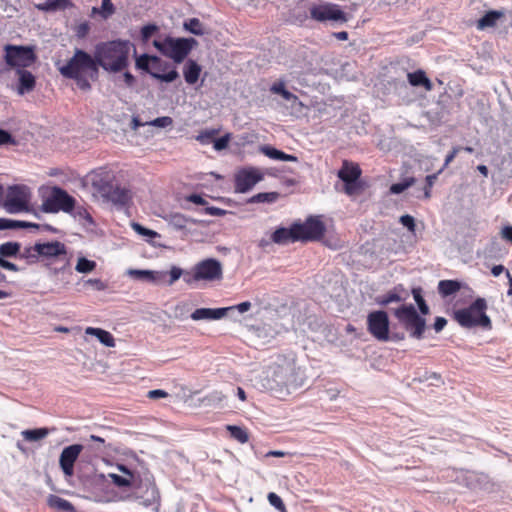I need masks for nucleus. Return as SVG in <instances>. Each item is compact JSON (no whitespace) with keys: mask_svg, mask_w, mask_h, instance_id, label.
<instances>
[{"mask_svg":"<svg viewBox=\"0 0 512 512\" xmlns=\"http://www.w3.org/2000/svg\"><path fill=\"white\" fill-rule=\"evenodd\" d=\"M400 223L406 227L409 231L414 232L415 231V219L409 214L402 215L400 217Z\"/></svg>","mask_w":512,"mask_h":512,"instance_id":"57","label":"nucleus"},{"mask_svg":"<svg viewBox=\"0 0 512 512\" xmlns=\"http://www.w3.org/2000/svg\"><path fill=\"white\" fill-rule=\"evenodd\" d=\"M21 248V243L16 241L0 244V267L12 272L21 271L19 266L7 260V258H19Z\"/></svg>","mask_w":512,"mask_h":512,"instance_id":"18","label":"nucleus"},{"mask_svg":"<svg viewBox=\"0 0 512 512\" xmlns=\"http://www.w3.org/2000/svg\"><path fill=\"white\" fill-rule=\"evenodd\" d=\"M286 90L285 88V82L283 80H279V81H276L274 82L271 87H270V91L273 93V94H278V95H281L282 93H284Z\"/></svg>","mask_w":512,"mask_h":512,"instance_id":"61","label":"nucleus"},{"mask_svg":"<svg viewBox=\"0 0 512 512\" xmlns=\"http://www.w3.org/2000/svg\"><path fill=\"white\" fill-rule=\"evenodd\" d=\"M446 324H447V320L444 317L439 316V317L435 318L433 328L436 333H439L445 328Z\"/></svg>","mask_w":512,"mask_h":512,"instance_id":"63","label":"nucleus"},{"mask_svg":"<svg viewBox=\"0 0 512 512\" xmlns=\"http://www.w3.org/2000/svg\"><path fill=\"white\" fill-rule=\"evenodd\" d=\"M85 285L91 286L96 291H103L107 288V285L100 279H88L85 281Z\"/></svg>","mask_w":512,"mask_h":512,"instance_id":"58","label":"nucleus"},{"mask_svg":"<svg viewBox=\"0 0 512 512\" xmlns=\"http://www.w3.org/2000/svg\"><path fill=\"white\" fill-rule=\"evenodd\" d=\"M338 178L344 183V192L351 196L356 194L361 186L359 179L361 176V169L357 164L343 161L342 167L337 173Z\"/></svg>","mask_w":512,"mask_h":512,"instance_id":"16","label":"nucleus"},{"mask_svg":"<svg viewBox=\"0 0 512 512\" xmlns=\"http://www.w3.org/2000/svg\"><path fill=\"white\" fill-rule=\"evenodd\" d=\"M135 67L164 83H172L180 76L175 65L148 53L136 56Z\"/></svg>","mask_w":512,"mask_h":512,"instance_id":"4","label":"nucleus"},{"mask_svg":"<svg viewBox=\"0 0 512 512\" xmlns=\"http://www.w3.org/2000/svg\"><path fill=\"white\" fill-rule=\"evenodd\" d=\"M69 6H72L70 0H46L44 3L36 5V8L40 11L49 12L65 9Z\"/></svg>","mask_w":512,"mask_h":512,"instance_id":"34","label":"nucleus"},{"mask_svg":"<svg viewBox=\"0 0 512 512\" xmlns=\"http://www.w3.org/2000/svg\"><path fill=\"white\" fill-rule=\"evenodd\" d=\"M36 251L40 259H53L67 254L65 244L60 241L36 242Z\"/></svg>","mask_w":512,"mask_h":512,"instance_id":"20","label":"nucleus"},{"mask_svg":"<svg viewBox=\"0 0 512 512\" xmlns=\"http://www.w3.org/2000/svg\"><path fill=\"white\" fill-rule=\"evenodd\" d=\"M21 225V220L0 218V230H17Z\"/></svg>","mask_w":512,"mask_h":512,"instance_id":"49","label":"nucleus"},{"mask_svg":"<svg viewBox=\"0 0 512 512\" xmlns=\"http://www.w3.org/2000/svg\"><path fill=\"white\" fill-rule=\"evenodd\" d=\"M399 324L409 333L411 338L420 340L426 330V319L416 310L413 304H403L394 310Z\"/></svg>","mask_w":512,"mask_h":512,"instance_id":"8","label":"nucleus"},{"mask_svg":"<svg viewBox=\"0 0 512 512\" xmlns=\"http://www.w3.org/2000/svg\"><path fill=\"white\" fill-rule=\"evenodd\" d=\"M50 507L64 512H74L75 508L71 502L56 495H50L48 498Z\"/></svg>","mask_w":512,"mask_h":512,"instance_id":"36","label":"nucleus"},{"mask_svg":"<svg viewBox=\"0 0 512 512\" xmlns=\"http://www.w3.org/2000/svg\"><path fill=\"white\" fill-rule=\"evenodd\" d=\"M120 471L129 475L128 477H124L115 473H110L109 477L111 478L114 485L120 488L133 487L135 483V479L137 478V472H131L126 466L120 465Z\"/></svg>","mask_w":512,"mask_h":512,"instance_id":"26","label":"nucleus"},{"mask_svg":"<svg viewBox=\"0 0 512 512\" xmlns=\"http://www.w3.org/2000/svg\"><path fill=\"white\" fill-rule=\"evenodd\" d=\"M294 235L295 234L292 225L289 228L279 227L272 233L271 240L276 244L282 245L288 242H295Z\"/></svg>","mask_w":512,"mask_h":512,"instance_id":"30","label":"nucleus"},{"mask_svg":"<svg viewBox=\"0 0 512 512\" xmlns=\"http://www.w3.org/2000/svg\"><path fill=\"white\" fill-rule=\"evenodd\" d=\"M280 197L278 192H261L249 199V203H274Z\"/></svg>","mask_w":512,"mask_h":512,"instance_id":"40","label":"nucleus"},{"mask_svg":"<svg viewBox=\"0 0 512 512\" xmlns=\"http://www.w3.org/2000/svg\"><path fill=\"white\" fill-rule=\"evenodd\" d=\"M231 139V134L226 133L223 136L216 138L213 140V148L216 151L224 150L228 147L229 141Z\"/></svg>","mask_w":512,"mask_h":512,"instance_id":"50","label":"nucleus"},{"mask_svg":"<svg viewBox=\"0 0 512 512\" xmlns=\"http://www.w3.org/2000/svg\"><path fill=\"white\" fill-rule=\"evenodd\" d=\"M413 298L418 306L420 315H428L430 313V308L427 305L425 299L422 296V288L416 287L412 289Z\"/></svg>","mask_w":512,"mask_h":512,"instance_id":"41","label":"nucleus"},{"mask_svg":"<svg viewBox=\"0 0 512 512\" xmlns=\"http://www.w3.org/2000/svg\"><path fill=\"white\" fill-rule=\"evenodd\" d=\"M443 171V169H440L437 173L427 175L425 178V186L423 188L424 191V198L429 199L431 197V189L438 179L439 174Z\"/></svg>","mask_w":512,"mask_h":512,"instance_id":"45","label":"nucleus"},{"mask_svg":"<svg viewBox=\"0 0 512 512\" xmlns=\"http://www.w3.org/2000/svg\"><path fill=\"white\" fill-rule=\"evenodd\" d=\"M223 399H224V396L221 392L213 391L212 393L206 395L202 399V402L205 405L215 406V405H218L219 403H221Z\"/></svg>","mask_w":512,"mask_h":512,"instance_id":"47","label":"nucleus"},{"mask_svg":"<svg viewBox=\"0 0 512 512\" xmlns=\"http://www.w3.org/2000/svg\"><path fill=\"white\" fill-rule=\"evenodd\" d=\"M92 185L100 196L115 206L123 207L132 198V193L126 187L120 186L109 174L93 179Z\"/></svg>","mask_w":512,"mask_h":512,"instance_id":"7","label":"nucleus"},{"mask_svg":"<svg viewBox=\"0 0 512 512\" xmlns=\"http://www.w3.org/2000/svg\"><path fill=\"white\" fill-rule=\"evenodd\" d=\"M407 78L411 86H421L424 87L427 91H431L433 89L431 80L426 76V73L423 70H417L415 72L408 73Z\"/></svg>","mask_w":512,"mask_h":512,"instance_id":"28","label":"nucleus"},{"mask_svg":"<svg viewBox=\"0 0 512 512\" xmlns=\"http://www.w3.org/2000/svg\"><path fill=\"white\" fill-rule=\"evenodd\" d=\"M390 322L386 311L377 310L370 312L367 316V329L369 333L379 341H389Z\"/></svg>","mask_w":512,"mask_h":512,"instance_id":"15","label":"nucleus"},{"mask_svg":"<svg viewBox=\"0 0 512 512\" xmlns=\"http://www.w3.org/2000/svg\"><path fill=\"white\" fill-rule=\"evenodd\" d=\"M96 268V262L87 259L86 257H80L75 266V270L79 273H90Z\"/></svg>","mask_w":512,"mask_h":512,"instance_id":"43","label":"nucleus"},{"mask_svg":"<svg viewBox=\"0 0 512 512\" xmlns=\"http://www.w3.org/2000/svg\"><path fill=\"white\" fill-rule=\"evenodd\" d=\"M19 259L25 260L27 265L36 264L40 260V254H37L36 243L20 249Z\"/></svg>","mask_w":512,"mask_h":512,"instance_id":"37","label":"nucleus"},{"mask_svg":"<svg viewBox=\"0 0 512 512\" xmlns=\"http://www.w3.org/2000/svg\"><path fill=\"white\" fill-rule=\"evenodd\" d=\"M131 227L132 229L140 236H143L146 238V241L153 244V239L154 238H157V237H160V234L157 233L156 231L154 230H151L149 228H146L144 227L143 225H141L140 223H137V222H132L131 223Z\"/></svg>","mask_w":512,"mask_h":512,"instance_id":"39","label":"nucleus"},{"mask_svg":"<svg viewBox=\"0 0 512 512\" xmlns=\"http://www.w3.org/2000/svg\"><path fill=\"white\" fill-rule=\"evenodd\" d=\"M90 31V24L88 21H84L74 28V32L77 38L84 39Z\"/></svg>","mask_w":512,"mask_h":512,"instance_id":"51","label":"nucleus"},{"mask_svg":"<svg viewBox=\"0 0 512 512\" xmlns=\"http://www.w3.org/2000/svg\"><path fill=\"white\" fill-rule=\"evenodd\" d=\"M261 152L273 160L286 161V162H297L298 158L294 155L287 154L275 147L265 145L261 147Z\"/></svg>","mask_w":512,"mask_h":512,"instance_id":"29","label":"nucleus"},{"mask_svg":"<svg viewBox=\"0 0 512 512\" xmlns=\"http://www.w3.org/2000/svg\"><path fill=\"white\" fill-rule=\"evenodd\" d=\"M87 335L95 336L100 343H102L106 347H114L115 340L113 335L101 328L88 327L85 331Z\"/></svg>","mask_w":512,"mask_h":512,"instance_id":"31","label":"nucleus"},{"mask_svg":"<svg viewBox=\"0 0 512 512\" xmlns=\"http://www.w3.org/2000/svg\"><path fill=\"white\" fill-rule=\"evenodd\" d=\"M41 209L43 212L46 213H56L59 211V206L55 201L53 192L47 199L43 201Z\"/></svg>","mask_w":512,"mask_h":512,"instance_id":"46","label":"nucleus"},{"mask_svg":"<svg viewBox=\"0 0 512 512\" xmlns=\"http://www.w3.org/2000/svg\"><path fill=\"white\" fill-rule=\"evenodd\" d=\"M85 447L81 444H72L65 447L59 457V465L65 476L74 474V464Z\"/></svg>","mask_w":512,"mask_h":512,"instance_id":"19","label":"nucleus"},{"mask_svg":"<svg viewBox=\"0 0 512 512\" xmlns=\"http://www.w3.org/2000/svg\"><path fill=\"white\" fill-rule=\"evenodd\" d=\"M202 67L194 59H188L183 66V77L188 85H195L201 75Z\"/></svg>","mask_w":512,"mask_h":512,"instance_id":"23","label":"nucleus"},{"mask_svg":"<svg viewBox=\"0 0 512 512\" xmlns=\"http://www.w3.org/2000/svg\"><path fill=\"white\" fill-rule=\"evenodd\" d=\"M263 179V174L256 168H244L235 175V190L239 193L250 191Z\"/></svg>","mask_w":512,"mask_h":512,"instance_id":"17","label":"nucleus"},{"mask_svg":"<svg viewBox=\"0 0 512 512\" xmlns=\"http://www.w3.org/2000/svg\"><path fill=\"white\" fill-rule=\"evenodd\" d=\"M115 12V7L112 0H102L101 14L104 19H107Z\"/></svg>","mask_w":512,"mask_h":512,"instance_id":"55","label":"nucleus"},{"mask_svg":"<svg viewBox=\"0 0 512 512\" xmlns=\"http://www.w3.org/2000/svg\"><path fill=\"white\" fill-rule=\"evenodd\" d=\"M170 223L177 229H184L187 226L188 219L181 214H174L171 216Z\"/></svg>","mask_w":512,"mask_h":512,"instance_id":"53","label":"nucleus"},{"mask_svg":"<svg viewBox=\"0 0 512 512\" xmlns=\"http://www.w3.org/2000/svg\"><path fill=\"white\" fill-rule=\"evenodd\" d=\"M49 433H50V430L48 428L42 427V428L23 430L21 432V435L24 438V440H26L28 442H36V441L42 440L45 437H47L49 435Z\"/></svg>","mask_w":512,"mask_h":512,"instance_id":"35","label":"nucleus"},{"mask_svg":"<svg viewBox=\"0 0 512 512\" xmlns=\"http://www.w3.org/2000/svg\"><path fill=\"white\" fill-rule=\"evenodd\" d=\"M183 28L185 31L196 36H202L208 33L207 27L198 18H189L185 20Z\"/></svg>","mask_w":512,"mask_h":512,"instance_id":"33","label":"nucleus"},{"mask_svg":"<svg viewBox=\"0 0 512 512\" xmlns=\"http://www.w3.org/2000/svg\"><path fill=\"white\" fill-rule=\"evenodd\" d=\"M18 75V88L17 92L19 95H24L31 92L36 85L35 76L26 69H16Z\"/></svg>","mask_w":512,"mask_h":512,"instance_id":"22","label":"nucleus"},{"mask_svg":"<svg viewBox=\"0 0 512 512\" xmlns=\"http://www.w3.org/2000/svg\"><path fill=\"white\" fill-rule=\"evenodd\" d=\"M501 236L512 244V225L504 226L501 230Z\"/></svg>","mask_w":512,"mask_h":512,"instance_id":"64","label":"nucleus"},{"mask_svg":"<svg viewBox=\"0 0 512 512\" xmlns=\"http://www.w3.org/2000/svg\"><path fill=\"white\" fill-rule=\"evenodd\" d=\"M487 303L484 298H477L469 307L454 312V319L464 328H492L491 319L485 313Z\"/></svg>","mask_w":512,"mask_h":512,"instance_id":"6","label":"nucleus"},{"mask_svg":"<svg viewBox=\"0 0 512 512\" xmlns=\"http://www.w3.org/2000/svg\"><path fill=\"white\" fill-rule=\"evenodd\" d=\"M30 189L25 185H12L7 189L3 202L4 209L10 214L29 211Z\"/></svg>","mask_w":512,"mask_h":512,"instance_id":"10","label":"nucleus"},{"mask_svg":"<svg viewBox=\"0 0 512 512\" xmlns=\"http://www.w3.org/2000/svg\"><path fill=\"white\" fill-rule=\"evenodd\" d=\"M305 383L304 372L295 361L283 360L269 366L266 387L278 397H284L302 387Z\"/></svg>","mask_w":512,"mask_h":512,"instance_id":"1","label":"nucleus"},{"mask_svg":"<svg viewBox=\"0 0 512 512\" xmlns=\"http://www.w3.org/2000/svg\"><path fill=\"white\" fill-rule=\"evenodd\" d=\"M59 72L63 77L74 80L82 91L91 90L90 81H96L99 77L95 54L92 56L79 48H76L73 56L59 68Z\"/></svg>","mask_w":512,"mask_h":512,"instance_id":"2","label":"nucleus"},{"mask_svg":"<svg viewBox=\"0 0 512 512\" xmlns=\"http://www.w3.org/2000/svg\"><path fill=\"white\" fill-rule=\"evenodd\" d=\"M227 430L229 431L230 436L233 439L237 440L238 442H240L242 444L248 442V440H249L248 433L242 427H239L236 425H228Z\"/></svg>","mask_w":512,"mask_h":512,"instance_id":"42","label":"nucleus"},{"mask_svg":"<svg viewBox=\"0 0 512 512\" xmlns=\"http://www.w3.org/2000/svg\"><path fill=\"white\" fill-rule=\"evenodd\" d=\"M170 274V280L168 282L169 285H172L174 282H176L183 274V271L181 268L173 266L169 272Z\"/></svg>","mask_w":512,"mask_h":512,"instance_id":"62","label":"nucleus"},{"mask_svg":"<svg viewBox=\"0 0 512 512\" xmlns=\"http://www.w3.org/2000/svg\"><path fill=\"white\" fill-rule=\"evenodd\" d=\"M232 308H198L191 314L194 321L219 320L227 316Z\"/></svg>","mask_w":512,"mask_h":512,"instance_id":"21","label":"nucleus"},{"mask_svg":"<svg viewBox=\"0 0 512 512\" xmlns=\"http://www.w3.org/2000/svg\"><path fill=\"white\" fill-rule=\"evenodd\" d=\"M52 190L55 201L59 206V211L71 212L75 207V199L60 187H54Z\"/></svg>","mask_w":512,"mask_h":512,"instance_id":"25","label":"nucleus"},{"mask_svg":"<svg viewBox=\"0 0 512 512\" xmlns=\"http://www.w3.org/2000/svg\"><path fill=\"white\" fill-rule=\"evenodd\" d=\"M222 277V265L214 259L208 258L199 262L194 268V274L191 276L186 273L184 281L190 284L192 281L208 280L213 281Z\"/></svg>","mask_w":512,"mask_h":512,"instance_id":"14","label":"nucleus"},{"mask_svg":"<svg viewBox=\"0 0 512 512\" xmlns=\"http://www.w3.org/2000/svg\"><path fill=\"white\" fill-rule=\"evenodd\" d=\"M128 274L134 279L150 283H160L166 276V272L141 269H130Z\"/></svg>","mask_w":512,"mask_h":512,"instance_id":"24","label":"nucleus"},{"mask_svg":"<svg viewBox=\"0 0 512 512\" xmlns=\"http://www.w3.org/2000/svg\"><path fill=\"white\" fill-rule=\"evenodd\" d=\"M158 30L155 24H147L141 28V38L143 41H148L151 36Z\"/></svg>","mask_w":512,"mask_h":512,"instance_id":"54","label":"nucleus"},{"mask_svg":"<svg viewBox=\"0 0 512 512\" xmlns=\"http://www.w3.org/2000/svg\"><path fill=\"white\" fill-rule=\"evenodd\" d=\"M402 291H404L402 285H398L386 294L377 296L375 301L380 306H387L393 302H403L406 300V296L401 295Z\"/></svg>","mask_w":512,"mask_h":512,"instance_id":"27","label":"nucleus"},{"mask_svg":"<svg viewBox=\"0 0 512 512\" xmlns=\"http://www.w3.org/2000/svg\"><path fill=\"white\" fill-rule=\"evenodd\" d=\"M218 132H219V130H217V129L204 130L197 135L196 139L201 144H209L211 141L214 140V137H215V135L218 134Z\"/></svg>","mask_w":512,"mask_h":512,"instance_id":"48","label":"nucleus"},{"mask_svg":"<svg viewBox=\"0 0 512 512\" xmlns=\"http://www.w3.org/2000/svg\"><path fill=\"white\" fill-rule=\"evenodd\" d=\"M462 288V283L458 280H441L438 283V292L445 298L456 294Z\"/></svg>","mask_w":512,"mask_h":512,"instance_id":"32","label":"nucleus"},{"mask_svg":"<svg viewBox=\"0 0 512 512\" xmlns=\"http://www.w3.org/2000/svg\"><path fill=\"white\" fill-rule=\"evenodd\" d=\"M416 179L414 177H407L403 181L394 183L390 186V192L392 194H401L407 188L412 186L415 183Z\"/></svg>","mask_w":512,"mask_h":512,"instance_id":"44","label":"nucleus"},{"mask_svg":"<svg viewBox=\"0 0 512 512\" xmlns=\"http://www.w3.org/2000/svg\"><path fill=\"white\" fill-rule=\"evenodd\" d=\"M294 230V241H317L320 240L326 227L324 223L316 217L310 216L304 223L294 222L292 224Z\"/></svg>","mask_w":512,"mask_h":512,"instance_id":"12","label":"nucleus"},{"mask_svg":"<svg viewBox=\"0 0 512 512\" xmlns=\"http://www.w3.org/2000/svg\"><path fill=\"white\" fill-rule=\"evenodd\" d=\"M198 45V41L192 37H172L165 36L162 40H153V46L165 57L173 60L175 64L185 61L193 48Z\"/></svg>","mask_w":512,"mask_h":512,"instance_id":"5","label":"nucleus"},{"mask_svg":"<svg viewBox=\"0 0 512 512\" xmlns=\"http://www.w3.org/2000/svg\"><path fill=\"white\" fill-rule=\"evenodd\" d=\"M149 124L158 128H166L173 124V120L169 116H162L150 121Z\"/></svg>","mask_w":512,"mask_h":512,"instance_id":"52","label":"nucleus"},{"mask_svg":"<svg viewBox=\"0 0 512 512\" xmlns=\"http://www.w3.org/2000/svg\"><path fill=\"white\" fill-rule=\"evenodd\" d=\"M133 48L134 56H138L136 48L129 40L116 39L96 44L94 54L98 67L110 73H118L129 65V55Z\"/></svg>","mask_w":512,"mask_h":512,"instance_id":"3","label":"nucleus"},{"mask_svg":"<svg viewBox=\"0 0 512 512\" xmlns=\"http://www.w3.org/2000/svg\"><path fill=\"white\" fill-rule=\"evenodd\" d=\"M267 498H268L269 503L273 507H275L276 509H278L280 511H285V505H284L282 499L276 493L270 492L268 494Z\"/></svg>","mask_w":512,"mask_h":512,"instance_id":"56","label":"nucleus"},{"mask_svg":"<svg viewBox=\"0 0 512 512\" xmlns=\"http://www.w3.org/2000/svg\"><path fill=\"white\" fill-rule=\"evenodd\" d=\"M502 15V12L496 10L488 11L478 20V29L493 27Z\"/></svg>","mask_w":512,"mask_h":512,"instance_id":"38","label":"nucleus"},{"mask_svg":"<svg viewBox=\"0 0 512 512\" xmlns=\"http://www.w3.org/2000/svg\"><path fill=\"white\" fill-rule=\"evenodd\" d=\"M90 439L92 441L96 442L97 444L95 447L88 446L87 448H90V449L94 450L95 452H102L104 450L105 440L103 438L96 436V435H91Z\"/></svg>","mask_w":512,"mask_h":512,"instance_id":"60","label":"nucleus"},{"mask_svg":"<svg viewBox=\"0 0 512 512\" xmlns=\"http://www.w3.org/2000/svg\"><path fill=\"white\" fill-rule=\"evenodd\" d=\"M134 481V494L141 504L149 507L159 503L160 494L154 477L149 471L137 472V478Z\"/></svg>","mask_w":512,"mask_h":512,"instance_id":"9","label":"nucleus"},{"mask_svg":"<svg viewBox=\"0 0 512 512\" xmlns=\"http://www.w3.org/2000/svg\"><path fill=\"white\" fill-rule=\"evenodd\" d=\"M309 11L311 19L320 23L329 21L342 24L348 21L347 14L338 4L329 2L313 4Z\"/></svg>","mask_w":512,"mask_h":512,"instance_id":"13","label":"nucleus"},{"mask_svg":"<svg viewBox=\"0 0 512 512\" xmlns=\"http://www.w3.org/2000/svg\"><path fill=\"white\" fill-rule=\"evenodd\" d=\"M15 140L12 134L4 129L0 128V146L5 144H14Z\"/></svg>","mask_w":512,"mask_h":512,"instance_id":"59","label":"nucleus"},{"mask_svg":"<svg viewBox=\"0 0 512 512\" xmlns=\"http://www.w3.org/2000/svg\"><path fill=\"white\" fill-rule=\"evenodd\" d=\"M4 49L6 64L16 69H25L31 66L37 59L33 46L8 44Z\"/></svg>","mask_w":512,"mask_h":512,"instance_id":"11","label":"nucleus"}]
</instances>
